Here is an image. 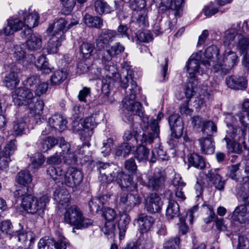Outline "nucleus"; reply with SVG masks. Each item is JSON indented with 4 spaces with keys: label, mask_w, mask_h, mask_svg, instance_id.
Wrapping results in <instances>:
<instances>
[{
    "label": "nucleus",
    "mask_w": 249,
    "mask_h": 249,
    "mask_svg": "<svg viewBox=\"0 0 249 249\" xmlns=\"http://www.w3.org/2000/svg\"><path fill=\"white\" fill-rule=\"evenodd\" d=\"M118 36V34L114 30L103 29L96 40L97 48L99 50L104 49L106 46L109 45L108 43L113 41L115 37Z\"/></svg>",
    "instance_id": "obj_19"
},
{
    "label": "nucleus",
    "mask_w": 249,
    "mask_h": 249,
    "mask_svg": "<svg viewBox=\"0 0 249 249\" xmlns=\"http://www.w3.org/2000/svg\"><path fill=\"white\" fill-rule=\"evenodd\" d=\"M240 23H237L236 26L234 25V27L229 29L225 31L224 36L223 37V42L225 46H229L233 41L237 31L240 30L239 24Z\"/></svg>",
    "instance_id": "obj_35"
},
{
    "label": "nucleus",
    "mask_w": 249,
    "mask_h": 249,
    "mask_svg": "<svg viewBox=\"0 0 249 249\" xmlns=\"http://www.w3.org/2000/svg\"><path fill=\"white\" fill-rule=\"evenodd\" d=\"M168 123L172 131L171 136L178 139L182 135L183 130V122L178 114H173L169 117Z\"/></svg>",
    "instance_id": "obj_16"
},
{
    "label": "nucleus",
    "mask_w": 249,
    "mask_h": 249,
    "mask_svg": "<svg viewBox=\"0 0 249 249\" xmlns=\"http://www.w3.org/2000/svg\"><path fill=\"white\" fill-rule=\"evenodd\" d=\"M13 101L18 106H28L36 100L31 89L23 88L16 89L12 94Z\"/></svg>",
    "instance_id": "obj_8"
},
{
    "label": "nucleus",
    "mask_w": 249,
    "mask_h": 249,
    "mask_svg": "<svg viewBox=\"0 0 249 249\" xmlns=\"http://www.w3.org/2000/svg\"><path fill=\"white\" fill-rule=\"evenodd\" d=\"M25 128V123L23 119L18 120L14 123L13 132L15 135H21L23 134Z\"/></svg>",
    "instance_id": "obj_58"
},
{
    "label": "nucleus",
    "mask_w": 249,
    "mask_h": 249,
    "mask_svg": "<svg viewBox=\"0 0 249 249\" xmlns=\"http://www.w3.org/2000/svg\"><path fill=\"white\" fill-rule=\"evenodd\" d=\"M102 92L100 95V101L102 104H109L113 103V99L109 97L110 89L109 85L105 84L101 89Z\"/></svg>",
    "instance_id": "obj_50"
},
{
    "label": "nucleus",
    "mask_w": 249,
    "mask_h": 249,
    "mask_svg": "<svg viewBox=\"0 0 249 249\" xmlns=\"http://www.w3.org/2000/svg\"><path fill=\"white\" fill-rule=\"evenodd\" d=\"M47 173L53 180L57 182H61L62 183H64L66 172L61 167L50 166L47 170Z\"/></svg>",
    "instance_id": "obj_30"
},
{
    "label": "nucleus",
    "mask_w": 249,
    "mask_h": 249,
    "mask_svg": "<svg viewBox=\"0 0 249 249\" xmlns=\"http://www.w3.org/2000/svg\"><path fill=\"white\" fill-rule=\"evenodd\" d=\"M67 72L62 70L55 71L51 77V83L52 85L57 86L62 83L67 78Z\"/></svg>",
    "instance_id": "obj_39"
},
{
    "label": "nucleus",
    "mask_w": 249,
    "mask_h": 249,
    "mask_svg": "<svg viewBox=\"0 0 249 249\" xmlns=\"http://www.w3.org/2000/svg\"><path fill=\"white\" fill-rule=\"evenodd\" d=\"M65 39L52 34L49 40L46 50L49 54H55L58 51L59 47L61 45V42Z\"/></svg>",
    "instance_id": "obj_32"
},
{
    "label": "nucleus",
    "mask_w": 249,
    "mask_h": 249,
    "mask_svg": "<svg viewBox=\"0 0 249 249\" xmlns=\"http://www.w3.org/2000/svg\"><path fill=\"white\" fill-rule=\"evenodd\" d=\"M237 48L241 53L247 54L249 53V39L241 37L238 41Z\"/></svg>",
    "instance_id": "obj_55"
},
{
    "label": "nucleus",
    "mask_w": 249,
    "mask_h": 249,
    "mask_svg": "<svg viewBox=\"0 0 249 249\" xmlns=\"http://www.w3.org/2000/svg\"><path fill=\"white\" fill-rule=\"evenodd\" d=\"M157 5L162 11L172 10L175 11V16H179V12L183 0H154Z\"/></svg>",
    "instance_id": "obj_18"
},
{
    "label": "nucleus",
    "mask_w": 249,
    "mask_h": 249,
    "mask_svg": "<svg viewBox=\"0 0 249 249\" xmlns=\"http://www.w3.org/2000/svg\"><path fill=\"white\" fill-rule=\"evenodd\" d=\"M165 179L164 173L160 169H156L153 175L149 178L147 186L152 190H158L163 186Z\"/></svg>",
    "instance_id": "obj_20"
},
{
    "label": "nucleus",
    "mask_w": 249,
    "mask_h": 249,
    "mask_svg": "<svg viewBox=\"0 0 249 249\" xmlns=\"http://www.w3.org/2000/svg\"><path fill=\"white\" fill-rule=\"evenodd\" d=\"M32 192V188L21 187L16 190L14 195L16 198H21V207L28 213L36 214L42 217L46 204L49 201V197L44 195L37 198Z\"/></svg>",
    "instance_id": "obj_1"
},
{
    "label": "nucleus",
    "mask_w": 249,
    "mask_h": 249,
    "mask_svg": "<svg viewBox=\"0 0 249 249\" xmlns=\"http://www.w3.org/2000/svg\"><path fill=\"white\" fill-rule=\"evenodd\" d=\"M197 83V80L188 79V83L186 85L185 91L187 98H190L194 95V93L196 92Z\"/></svg>",
    "instance_id": "obj_53"
},
{
    "label": "nucleus",
    "mask_w": 249,
    "mask_h": 249,
    "mask_svg": "<svg viewBox=\"0 0 249 249\" xmlns=\"http://www.w3.org/2000/svg\"><path fill=\"white\" fill-rule=\"evenodd\" d=\"M116 181L119 183L122 188L130 189L133 185V182L131 178L123 173H120L116 177Z\"/></svg>",
    "instance_id": "obj_48"
},
{
    "label": "nucleus",
    "mask_w": 249,
    "mask_h": 249,
    "mask_svg": "<svg viewBox=\"0 0 249 249\" xmlns=\"http://www.w3.org/2000/svg\"><path fill=\"white\" fill-rule=\"evenodd\" d=\"M163 203L160 196L156 193L150 194L145 203V209L150 213H155L160 212Z\"/></svg>",
    "instance_id": "obj_17"
},
{
    "label": "nucleus",
    "mask_w": 249,
    "mask_h": 249,
    "mask_svg": "<svg viewBox=\"0 0 249 249\" xmlns=\"http://www.w3.org/2000/svg\"><path fill=\"white\" fill-rule=\"evenodd\" d=\"M13 228V225L9 220H4L0 223V230L1 232L10 236H12L15 232Z\"/></svg>",
    "instance_id": "obj_54"
},
{
    "label": "nucleus",
    "mask_w": 249,
    "mask_h": 249,
    "mask_svg": "<svg viewBox=\"0 0 249 249\" xmlns=\"http://www.w3.org/2000/svg\"><path fill=\"white\" fill-rule=\"evenodd\" d=\"M227 86L232 89H245L247 88V80L243 76L231 75L228 76L225 80Z\"/></svg>",
    "instance_id": "obj_23"
},
{
    "label": "nucleus",
    "mask_w": 249,
    "mask_h": 249,
    "mask_svg": "<svg viewBox=\"0 0 249 249\" xmlns=\"http://www.w3.org/2000/svg\"><path fill=\"white\" fill-rule=\"evenodd\" d=\"M54 199L60 205L68 207L70 201V195L64 189L56 190L54 192Z\"/></svg>",
    "instance_id": "obj_33"
},
{
    "label": "nucleus",
    "mask_w": 249,
    "mask_h": 249,
    "mask_svg": "<svg viewBox=\"0 0 249 249\" xmlns=\"http://www.w3.org/2000/svg\"><path fill=\"white\" fill-rule=\"evenodd\" d=\"M83 177V174L80 169L70 167L66 173L64 184L69 187H76L81 183Z\"/></svg>",
    "instance_id": "obj_13"
},
{
    "label": "nucleus",
    "mask_w": 249,
    "mask_h": 249,
    "mask_svg": "<svg viewBox=\"0 0 249 249\" xmlns=\"http://www.w3.org/2000/svg\"><path fill=\"white\" fill-rule=\"evenodd\" d=\"M198 141L202 153L205 154H211L214 152L215 145L213 138L202 136Z\"/></svg>",
    "instance_id": "obj_29"
},
{
    "label": "nucleus",
    "mask_w": 249,
    "mask_h": 249,
    "mask_svg": "<svg viewBox=\"0 0 249 249\" xmlns=\"http://www.w3.org/2000/svg\"><path fill=\"white\" fill-rule=\"evenodd\" d=\"M102 215L107 222H113L116 216L115 210L110 208H105Z\"/></svg>",
    "instance_id": "obj_64"
},
{
    "label": "nucleus",
    "mask_w": 249,
    "mask_h": 249,
    "mask_svg": "<svg viewBox=\"0 0 249 249\" xmlns=\"http://www.w3.org/2000/svg\"><path fill=\"white\" fill-rule=\"evenodd\" d=\"M94 49V44L89 42H83L80 46V51L85 58L91 56Z\"/></svg>",
    "instance_id": "obj_51"
},
{
    "label": "nucleus",
    "mask_w": 249,
    "mask_h": 249,
    "mask_svg": "<svg viewBox=\"0 0 249 249\" xmlns=\"http://www.w3.org/2000/svg\"><path fill=\"white\" fill-rule=\"evenodd\" d=\"M227 143V148L231 152L240 154L242 151L243 144L241 141H235L228 140L227 137L224 138Z\"/></svg>",
    "instance_id": "obj_49"
},
{
    "label": "nucleus",
    "mask_w": 249,
    "mask_h": 249,
    "mask_svg": "<svg viewBox=\"0 0 249 249\" xmlns=\"http://www.w3.org/2000/svg\"><path fill=\"white\" fill-rule=\"evenodd\" d=\"M18 183L24 186V187H28L26 185L30 184L32 181V176L28 170H23L19 172L16 178ZM30 187H29L30 188Z\"/></svg>",
    "instance_id": "obj_43"
},
{
    "label": "nucleus",
    "mask_w": 249,
    "mask_h": 249,
    "mask_svg": "<svg viewBox=\"0 0 249 249\" xmlns=\"http://www.w3.org/2000/svg\"><path fill=\"white\" fill-rule=\"evenodd\" d=\"M96 124L93 115L85 118L82 123H79L77 120L72 122V129L74 132L79 133L80 139L84 142L82 146L83 148L85 146L88 147L90 146L89 139Z\"/></svg>",
    "instance_id": "obj_3"
},
{
    "label": "nucleus",
    "mask_w": 249,
    "mask_h": 249,
    "mask_svg": "<svg viewBox=\"0 0 249 249\" xmlns=\"http://www.w3.org/2000/svg\"><path fill=\"white\" fill-rule=\"evenodd\" d=\"M218 169H212L206 174V176L216 189L221 191L224 188L225 181L218 173Z\"/></svg>",
    "instance_id": "obj_26"
},
{
    "label": "nucleus",
    "mask_w": 249,
    "mask_h": 249,
    "mask_svg": "<svg viewBox=\"0 0 249 249\" xmlns=\"http://www.w3.org/2000/svg\"><path fill=\"white\" fill-rule=\"evenodd\" d=\"M249 204L239 205L235 208L233 212V219L241 223H246L249 221Z\"/></svg>",
    "instance_id": "obj_25"
},
{
    "label": "nucleus",
    "mask_w": 249,
    "mask_h": 249,
    "mask_svg": "<svg viewBox=\"0 0 249 249\" xmlns=\"http://www.w3.org/2000/svg\"><path fill=\"white\" fill-rule=\"evenodd\" d=\"M56 238L41 239L38 243V249H66L69 243L61 233H56Z\"/></svg>",
    "instance_id": "obj_7"
},
{
    "label": "nucleus",
    "mask_w": 249,
    "mask_h": 249,
    "mask_svg": "<svg viewBox=\"0 0 249 249\" xmlns=\"http://www.w3.org/2000/svg\"><path fill=\"white\" fill-rule=\"evenodd\" d=\"M8 20L9 24L12 25L15 32L21 29L25 26L22 18L19 17L18 14L17 17L9 19Z\"/></svg>",
    "instance_id": "obj_59"
},
{
    "label": "nucleus",
    "mask_w": 249,
    "mask_h": 249,
    "mask_svg": "<svg viewBox=\"0 0 249 249\" xmlns=\"http://www.w3.org/2000/svg\"><path fill=\"white\" fill-rule=\"evenodd\" d=\"M238 62V58L235 52L225 51L222 59L215 64L213 71L215 76L223 77L229 73Z\"/></svg>",
    "instance_id": "obj_5"
},
{
    "label": "nucleus",
    "mask_w": 249,
    "mask_h": 249,
    "mask_svg": "<svg viewBox=\"0 0 249 249\" xmlns=\"http://www.w3.org/2000/svg\"><path fill=\"white\" fill-rule=\"evenodd\" d=\"M133 147L130 143L124 142L116 147L115 155L126 157L130 153Z\"/></svg>",
    "instance_id": "obj_47"
},
{
    "label": "nucleus",
    "mask_w": 249,
    "mask_h": 249,
    "mask_svg": "<svg viewBox=\"0 0 249 249\" xmlns=\"http://www.w3.org/2000/svg\"><path fill=\"white\" fill-rule=\"evenodd\" d=\"M67 23L68 21L65 18H55L54 20L53 25H50L47 29V32L49 34L54 29L53 34L65 39V33L72 26L76 25L78 22L77 21L71 22L66 26Z\"/></svg>",
    "instance_id": "obj_12"
},
{
    "label": "nucleus",
    "mask_w": 249,
    "mask_h": 249,
    "mask_svg": "<svg viewBox=\"0 0 249 249\" xmlns=\"http://www.w3.org/2000/svg\"><path fill=\"white\" fill-rule=\"evenodd\" d=\"M235 118L231 114L228 115L225 118V122L227 124V129L226 130L227 135L225 137H227L228 140L241 141L244 145L245 143V138L246 135V129L239 127H234L232 124L235 122Z\"/></svg>",
    "instance_id": "obj_6"
},
{
    "label": "nucleus",
    "mask_w": 249,
    "mask_h": 249,
    "mask_svg": "<svg viewBox=\"0 0 249 249\" xmlns=\"http://www.w3.org/2000/svg\"><path fill=\"white\" fill-rule=\"evenodd\" d=\"M20 70L13 68L7 74L4 79L3 83L6 87L9 89H15L19 84V75Z\"/></svg>",
    "instance_id": "obj_24"
},
{
    "label": "nucleus",
    "mask_w": 249,
    "mask_h": 249,
    "mask_svg": "<svg viewBox=\"0 0 249 249\" xmlns=\"http://www.w3.org/2000/svg\"><path fill=\"white\" fill-rule=\"evenodd\" d=\"M44 106V104L42 100H37L36 98L34 101L31 102L28 105L30 113L34 116L41 114L43 110Z\"/></svg>",
    "instance_id": "obj_45"
},
{
    "label": "nucleus",
    "mask_w": 249,
    "mask_h": 249,
    "mask_svg": "<svg viewBox=\"0 0 249 249\" xmlns=\"http://www.w3.org/2000/svg\"><path fill=\"white\" fill-rule=\"evenodd\" d=\"M113 139L109 138L104 141L103 142V146L101 147V153L104 156H107L110 154L111 146L113 144Z\"/></svg>",
    "instance_id": "obj_62"
},
{
    "label": "nucleus",
    "mask_w": 249,
    "mask_h": 249,
    "mask_svg": "<svg viewBox=\"0 0 249 249\" xmlns=\"http://www.w3.org/2000/svg\"><path fill=\"white\" fill-rule=\"evenodd\" d=\"M201 131L203 136L213 138V136L217 132L216 125L213 121H207L204 124V125L202 127Z\"/></svg>",
    "instance_id": "obj_42"
},
{
    "label": "nucleus",
    "mask_w": 249,
    "mask_h": 249,
    "mask_svg": "<svg viewBox=\"0 0 249 249\" xmlns=\"http://www.w3.org/2000/svg\"><path fill=\"white\" fill-rule=\"evenodd\" d=\"M240 164H236L231 166L229 176L230 177L235 180L238 181L242 178L241 172L239 169Z\"/></svg>",
    "instance_id": "obj_61"
},
{
    "label": "nucleus",
    "mask_w": 249,
    "mask_h": 249,
    "mask_svg": "<svg viewBox=\"0 0 249 249\" xmlns=\"http://www.w3.org/2000/svg\"><path fill=\"white\" fill-rule=\"evenodd\" d=\"M188 161L194 167L203 169L206 166L204 158L196 153H192L188 157Z\"/></svg>",
    "instance_id": "obj_38"
},
{
    "label": "nucleus",
    "mask_w": 249,
    "mask_h": 249,
    "mask_svg": "<svg viewBox=\"0 0 249 249\" xmlns=\"http://www.w3.org/2000/svg\"><path fill=\"white\" fill-rule=\"evenodd\" d=\"M149 150L143 145H139L136 149L134 157L139 162H146L149 157Z\"/></svg>",
    "instance_id": "obj_37"
},
{
    "label": "nucleus",
    "mask_w": 249,
    "mask_h": 249,
    "mask_svg": "<svg viewBox=\"0 0 249 249\" xmlns=\"http://www.w3.org/2000/svg\"><path fill=\"white\" fill-rule=\"evenodd\" d=\"M19 16L20 18H22L24 21L25 26L28 28L27 31H23L22 34L24 36L29 34L31 32V29L37 26L38 24L39 15L36 12H34L31 13H28L27 11L20 10L18 12Z\"/></svg>",
    "instance_id": "obj_15"
},
{
    "label": "nucleus",
    "mask_w": 249,
    "mask_h": 249,
    "mask_svg": "<svg viewBox=\"0 0 249 249\" xmlns=\"http://www.w3.org/2000/svg\"><path fill=\"white\" fill-rule=\"evenodd\" d=\"M106 50L102 53L101 61L102 63L106 64L117 55L123 53L124 51V46L120 42H116L112 45H108L106 46Z\"/></svg>",
    "instance_id": "obj_14"
},
{
    "label": "nucleus",
    "mask_w": 249,
    "mask_h": 249,
    "mask_svg": "<svg viewBox=\"0 0 249 249\" xmlns=\"http://www.w3.org/2000/svg\"><path fill=\"white\" fill-rule=\"evenodd\" d=\"M142 201V197L137 191H133L129 194L128 210L134 206L139 205Z\"/></svg>",
    "instance_id": "obj_52"
},
{
    "label": "nucleus",
    "mask_w": 249,
    "mask_h": 249,
    "mask_svg": "<svg viewBox=\"0 0 249 249\" xmlns=\"http://www.w3.org/2000/svg\"><path fill=\"white\" fill-rule=\"evenodd\" d=\"M42 39L40 35L33 34L31 35L25 42L27 49L30 51H36L42 47Z\"/></svg>",
    "instance_id": "obj_28"
},
{
    "label": "nucleus",
    "mask_w": 249,
    "mask_h": 249,
    "mask_svg": "<svg viewBox=\"0 0 249 249\" xmlns=\"http://www.w3.org/2000/svg\"><path fill=\"white\" fill-rule=\"evenodd\" d=\"M100 180L102 183H109L116 180L118 174L121 172L119 168L114 164L103 163L100 167Z\"/></svg>",
    "instance_id": "obj_10"
},
{
    "label": "nucleus",
    "mask_w": 249,
    "mask_h": 249,
    "mask_svg": "<svg viewBox=\"0 0 249 249\" xmlns=\"http://www.w3.org/2000/svg\"><path fill=\"white\" fill-rule=\"evenodd\" d=\"M100 180L102 183H109L116 180L118 174L121 172L119 168L114 164L103 163L100 167Z\"/></svg>",
    "instance_id": "obj_11"
},
{
    "label": "nucleus",
    "mask_w": 249,
    "mask_h": 249,
    "mask_svg": "<svg viewBox=\"0 0 249 249\" xmlns=\"http://www.w3.org/2000/svg\"><path fill=\"white\" fill-rule=\"evenodd\" d=\"M200 62L196 59L190 58L187 65V70L189 74L188 79L190 80H197L196 74L199 72Z\"/></svg>",
    "instance_id": "obj_34"
},
{
    "label": "nucleus",
    "mask_w": 249,
    "mask_h": 249,
    "mask_svg": "<svg viewBox=\"0 0 249 249\" xmlns=\"http://www.w3.org/2000/svg\"><path fill=\"white\" fill-rule=\"evenodd\" d=\"M84 20L85 24L89 27L100 28L103 26L102 19L97 16L92 17L86 14L84 16Z\"/></svg>",
    "instance_id": "obj_44"
},
{
    "label": "nucleus",
    "mask_w": 249,
    "mask_h": 249,
    "mask_svg": "<svg viewBox=\"0 0 249 249\" xmlns=\"http://www.w3.org/2000/svg\"><path fill=\"white\" fill-rule=\"evenodd\" d=\"M64 220L65 223L74 226L77 229L88 228L93 224L92 220L83 217L81 211L76 206L66 208Z\"/></svg>",
    "instance_id": "obj_4"
},
{
    "label": "nucleus",
    "mask_w": 249,
    "mask_h": 249,
    "mask_svg": "<svg viewBox=\"0 0 249 249\" xmlns=\"http://www.w3.org/2000/svg\"><path fill=\"white\" fill-rule=\"evenodd\" d=\"M36 68L45 74H49L52 71V69L49 66V63L44 55H40L35 62Z\"/></svg>",
    "instance_id": "obj_40"
},
{
    "label": "nucleus",
    "mask_w": 249,
    "mask_h": 249,
    "mask_svg": "<svg viewBox=\"0 0 249 249\" xmlns=\"http://www.w3.org/2000/svg\"><path fill=\"white\" fill-rule=\"evenodd\" d=\"M163 114L161 112H159L156 119H150L149 121V127L152 132H144L142 134L141 139L142 142L151 143L153 142L155 138L159 137L160 133L159 123L163 118Z\"/></svg>",
    "instance_id": "obj_9"
},
{
    "label": "nucleus",
    "mask_w": 249,
    "mask_h": 249,
    "mask_svg": "<svg viewBox=\"0 0 249 249\" xmlns=\"http://www.w3.org/2000/svg\"><path fill=\"white\" fill-rule=\"evenodd\" d=\"M137 221L139 225V230L141 233L149 231L154 222L153 217L143 213L138 215Z\"/></svg>",
    "instance_id": "obj_27"
},
{
    "label": "nucleus",
    "mask_w": 249,
    "mask_h": 249,
    "mask_svg": "<svg viewBox=\"0 0 249 249\" xmlns=\"http://www.w3.org/2000/svg\"><path fill=\"white\" fill-rule=\"evenodd\" d=\"M94 10L99 14H107L113 11L112 8L103 0H97L94 2Z\"/></svg>",
    "instance_id": "obj_41"
},
{
    "label": "nucleus",
    "mask_w": 249,
    "mask_h": 249,
    "mask_svg": "<svg viewBox=\"0 0 249 249\" xmlns=\"http://www.w3.org/2000/svg\"><path fill=\"white\" fill-rule=\"evenodd\" d=\"M16 149L15 141H10L4 147L2 152V157L0 158V169L2 170H7L9 166L10 159L8 157L12 154Z\"/></svg>",
    "instance_id": "obj_22"
},
{
    "label": "nucleus",
    "mask_w": 249,
    "mask_h": 249,
    "mask_svg": "<svg viewBox=\"0 0 249 249\" xmlns=\"http://www.w3.org/2000/svg\"><path fill=\"white\" fill-rule=\"evenodd\" d=\"M60 146L62 149V152L60 154L64 162L69 164H74L77 160V154L75 152L70 151V144L66 142L64 139L61 138Z\"/></svg>",
    "instance_id": "obj_21"
},
{
    "label": "nucleus",
    "mask_w": 249,
    "mask_h": 249,
    "mask_svg": "<svg viewBox=\"0 0 249 249\" xmlns=\"http://www.w3.org/2000/svg\"><path fill=\"white\" fill-rule=\"evenodd\" d=\"M179 207L178 203L174 200L169 199L166 210V216L169 219H172L179 216Z\"/></svg>",
    "instance_id": "obj_36"
},
{
    "label": "nucleus",
    "mask_w": 249,
    "mask_h": 249,
    "mask_svg": "<svg viewBox=\"0 0 249 249\" xmlns=\"http://www.w3.org/2000/svg\"><path fill=\"white\" fill-rule=\"evenodd\" d=\"M126 75L121 81V86L125 89V97L122 101L123 107L131 112V115H136L141 117L142 114V105L134 101L137 90V85L133 79V72L132 70L124 69Z\"/></svg>",
    "instance_id": "obj_2"
},
{
    "label": "nucleus",
    "mask_w": 249,
    "mask_h": 249,
    "mask_svg": "<svg viewBox=\"0 0 249 249\" xmlns=\"http://www.w3.org/2000/svg\"><path fill=\"white\" fill-rule=\"evenodd\" d=\"M130 221V217L127 215L122 216L118 222V228L120 231V233H124L127 229V227Z\"/></svg>",
    "instance_id": "obj_63"
},
{
    "label": "nucleus",
    "mask_w": 249,
    "mask_h": 249,
    "mask_svg": "<svg viewBox=\"0 0 249 249\" xmlns=\"http://www.w3.org/2000/svg\"><path fill=\"white\" fill-rule=\"evenodd\" d=\"M180 238L172 237L164 244V249H180Z\"/></svg>",
    "instance_id": "obj_57"
},
{
    "label": "nucleus",
    "mask_w": 249,
    "mask_h": 249,
    "mask_svg": "<svg viewBox=\"0 0 249 249\" xmlns=\"http://www.w3.org/2000/svg\"><path fill=\"white\" fill-rule=\"evenodd\" d=\"M237 196L239 199L249 204V182H245L237 189Z\"/></svg>",
    "instance_id": "obj_46"
},
{
    "label": "nucleus",
    "mask_w": 249,
    "mask_h": 249,
    "mask_svg": "<svg viewBox=\"0 0 249 249\" xmlns=\"http://www.w3.org/2000/svg\"><path fill=\"white\" fill-rule=\"evenodd\" d=\"M57 143V140L53 137H47L42 142V151L46 152L52 148Z\"/></svg>",
    "instance_id": "obj_60"
},
{
    "label": "nucleus",
    "mask_w": 249,
    "mask_h": 249,
    "mask_svg": "<svg viewBox=\"0 0 249 249\" xmlns=\"http://www.w3.org/2000/svg\"><path fill=\"white\" fill-rule=\"evenodd\" d=\"M48 123L52 128L62 131L66 127L67 121L61 115L55 114L49 118Z\"/></svg>",
    "instance_id": "obj_31"
},
{
    "label": "nucleus",
    "mask_w": 249,
    "mask_h": 249,
    "mask_svg": "<svg viewBox=\"0 0 249 249\" xmlns=\"http://www.w3.org/2000/svg\"><path fill=\"white\" fill-rule=\"evenodd\" d=\"M39 83V78L36 75H33L29 76L24 81V84L26 88H29V89H34L36 87Z\"/></svg>",
    "instance_id": "obj_56"
}]
</instances>
